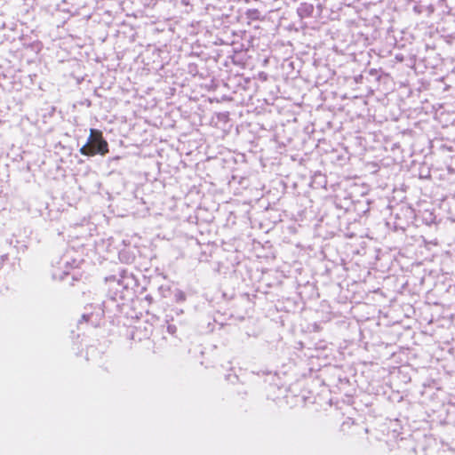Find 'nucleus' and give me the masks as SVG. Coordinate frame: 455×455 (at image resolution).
Listing matches in <instances>:
<instances>
[{
  "instance_id": "f257e3e1",
  "label": "nucleus",
  "mask_w": 455,
  "mask_h": 455,
  "mask_svg": "<svg viewBox=\"0 0 455 455\" xmlns=\"http://www.w3.org/2000/svg\"><path fill=\"white\" fill-rule=\"evenodd\" d=\"M108 152V142L102 138L101 132L91 129L88 142L81 148L80 153L84 156H93L96 153L105 155Z\"/></svg>"
}]
</instances>
